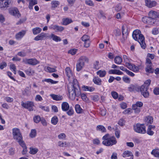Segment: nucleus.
Listing matches in <instances>:
<instances>
[{"label": "nucleus", "mask_w": 159, "mask_h": 159, "mask_svg": "<svg viewBox=\"0 0 159 159\" xmlns=\"http://www.w3.org/2000/svg\"><path fill=\"white\" fill-rule=\"evenodd\" d=\"M68 91L70 98L72 100L75 99V96L79 97L81 91L78 82L74 79L72 83H69L68 86Z\"/></svg>", "instance_id": "f257e3e1"}, {"label": "nucleus", "mask_w": 159, "mask_h": 159, "mask_svg": "<svg viewBox=\"0 0 159 159\" xmlns=\"http://www.w3.org/2000/svg\"><path fill=\"white\" fill-rule=\"evenodd\" d=\"M89 58L86 56H83L80 57L76 65L77 71H80L84 66L85 62H88Z\"/></svg>", "instance_id": "f03ea898"}, {"label": "nucleus", "mask_w": 159, "mask_h": 159, "mask_svg": "<svg viewBox=\"0 0 159 159\" xmlns=\"http://www.w3.org/2000/svg\"><path fill=\"white\" fill-rule=\"evenodd\" d=\"M134 129L135 132L138 133L144 134L146 132V127L144 124H137L134 126Z\"/></svg>", "instance_id": "7ed1b4c3"}, {"label": "nucleus", "mask_w": 159, "mask_h": 159, "mask_svg": "<svg viewBox=\"0 0 159 159\" xmlns=\"http://www.w3.org/2000/svg\"><path fill=\"white\" fill-rule=\"evenodd\" d=\"M12 131L13 138L17 142L23 139V137L19 129L17 128H14L12 129Z\"/></svg>", "instance_id": "20e7f679"}, {"label": "nucleus", "mask_w": 159, "mask_h": 159, "mask_svg": "<svg viewBox=\"0 0 159 159\" xmlns=\"http://www.w3.org/2000/svg\"><path fill=\"white\" fill-rule=\"evenodd\" d=\"M132 37L134 40H144V36L138 30H134L132 33Z\"/></svg>", "instance_id": "39448f33"}, {"label": "nucleus", "mask_w": 159, "mask_h": 159, "mask_svg": "<svg viewBox=\"0 0 159 159\" xmlns=\"http://www.w3.org/2000/svg\"><path fill=\"white\" fill-rule=\"evenodd\" d=\"M148 89L149 87L145 85H142L140 88L141 94L145 98H148L149 96Z\"/></svg>", "instance_id": "423d86ee"}, {"label": "nucleus", "mask_w": 159, "mask_h": 159, "mask_svg": "<svg viewBox=\"0 0 159 159\" xmlns=\"http://www.w3.org/2000/svg\"><path fill=\"white\" fill-rule=\"evenodd\" d=\"M117 143L116 138L114 136L110 137L107 141H103L102 144L107 146H112Z\"/></svg>", "instance_id": "0eeeda50"}, {"label": "nucleus", "mask_w": 159, "mask_h": 159, "mask_svg": "<svg viewBox=\"0 0 159 159\" xmlns=\"http://www.w3.org/2000/svg\"><path fill=\"white\" fill-rule=\"evenodd\" d=\"M12 0H0V8L5 9L11 4Z\"/></svg>", "instance_id": "6e6552de"}, {"label": "nucleus", "mask_w": 159, "mask_h": 159, "mask_svg": "<svg viewBox=\"0 0 159 159\" xmlns=\"http://www.w3.org/2000/svg\"><path fill=\"white\" fill-rule=\"evenodd\" d=\"M23 62L26 64H29L33 66H35L39 64V62L36 59H27L25 58L23 59Z\"/></svg>", "instance_id": "1a4fd4ad"}, {"label": "nucleus", "mask_w": 159, "mask_h": 159, "mask_svg": "<svg viewBox=\"0 0 159 159\" xmlns=\"http://www.w3.org/2000/svg\"><path fill=\"white\" fill-rule=\"evenodd\" d=\"M21 106L27 109L30 111H32L33 110L34 103L31 101H27L24 103L23 102H21Z\"/></svg>", "instance_id": "9d476101"}, {"label": "nucleus", "mask_w": 159, "mask_h": 159, "mask_svg": "<svg viewBox=\"0 0 159 159\" xmlns=\"http://www.w3.org/2000/svg\"><path fill=\"white\" fill-rule=\"evenodd\" d=\"M123 38L124 40L127 39L128 36V27L126 25H124L122 27Z\"/></svg>", "instance_id": "9b49d317"}, {"label": "nucleus", "mask_w": 159, "mask_h": 159, "mask_svg": "<svg viewBox=\"0 0 159 159\" xmlns=\"http://www.w3.org/2000/svg\"><path fill=\"white\" fill-rule=\"evenodd\" d=\"M148 16L150 17L152 20L153 21L154 23V21L155 18L158 17L159 14L157 12L154 11H149L148 13Z\"/></svg>", "instance_id": "f8f14e48"}, {"label": "nucleus", "mask_w": 159, "mask_h": 159, "mask_svg": "<svg viewBox=\"0 0 159 159\" xmlns=\"http://www.w3.org/2000/svg\"><path fill=\"white\" fill-rule=\"evenodd\" d=\"M145 2L146 5L149 8L155 7L157 4L156 1L151 0H145Z\"/></svg>", "instance_id": "ddd939ff"}, {"label": "nucleus", "mask_w": 159, "mask_h": 159, "mask_svg": "<svg viewBox=\"0 0 159 159\" xmlns=\"http://www.w3.org/2000/svg\"><path fill=\"white\" fill-rule=\"evenodd\" d=\"M9 13L13 16L19 17L20 16L18 9L16 8H12L9 9Z\"/></svg>", "instance_id": "4468645a"}, {"label": "nucleus", "mask_w": 159, "mask_h": 159, "mask_svg": "<svg viewBox=\"0 0 159 159\" xmlns=\"http://www.w3.org/2000/svg\"><path fill=\"white\" fill-rule=\"evenodd\" d=\"M51 28L56 31L61 32L64 30V28L61 26H59L57 25H52L50 26Z\"/></svg>", "instance_id": "2eb2a0df"}, {"label": "nucleus", "mask_w": 159, "mask_h": 159, "mask_svg": "<svg viewBox=\"0 0 159 159\" xmlns=\"http://www.w3.org/2000/svg\"><path fill=\"white\" fill-rule=\"evenodd\" d=\"M142 20L144 23H147L149 24H152V23H153V21L151 19L148 17L144 16L142 18Z\"/></svg>", "instance_id": "dca6fc26"}, {"label": "nucleus", "mask_w": 159, "mask_h": 159, "mask_svg": "<svg viewBox=\"0 0 159 159\" xmlns=\"http://www.w3.org/2000/svg\"><path fill=\"white\" fill-rule=\"evenodd\" d=\"M70 107L69 104L66 102H63L61 104V108L63 111H67L69 110Z\"/></svg>", "instance_id": "f3484780"}, {"label": "nucleus", "mask_w": 159, "mask_h": 159, "mask_svg": "<svg viewBox=\"0 0 159 159\" xmlns=\"http://www.w3.org/2000/svg\"><path fill=\"white\" fill-rule=\"evenodd\" d=\"M47 34H46L42 33L40 34L37 36L34 39V40H41L46 39Z\"/></svg>", "instance_id": "a211bd4d"}, {"label": "nucleus", "mask_w": 159, "mask_h": 159, "mask_svg": "<svg viewBox=\"0 0 159 159\" xmlns=\"http://www.w3.org/2000/svg\"><path fill=\"white\" fill-rule=\"evenodd\" d=\"M25 72L26 75L29 76L33 75L35 73L34 70L30 67H29L28 69L25 70Z\"/></svg>", "instance_id": "6ab92c4d"}, {"label": "nucleus", "mask_w": 159, "mask_h": 159, "mask_svg": "<svg viewBox=\"0 0 159 159\" xmlns=\"http://www.w3.org/2000/svg\"><path fill=\"white\" fill-rule=\"evenodd\" d=\"M83 89L85 91H89L90 92H92L95 89L94 88L92 87H89L87 86L83 85L82 87Z\"/></svg>", "instance_id": "aec40b11"}, {"label": "nucleus", "mask_w": 159, "mask_h": 159, "mask_svg": "<svg viewBox=\"0 0 159 159\" xmlns=\"http://www.w3.org/2000/svg\"><path fill=\"white\" fill-rule=\"evenodd\" d=\"M109 74H114L118 75H122L123 73L119 70H109L108 72Z\"/></svg>", "instance_id": "412c9836"}, {"label": "nucleus", "mask_w": 159, "mask_h": 159, "mask_svg": "<svg viewBox=\"0 0 159 159\" xmlns=\"http://www.w3.org/2000/svg\"><path fill=\"white\" fill-rule=\"evenodd\" d=\"M65 72L69 79L72 76V72L69 67H67L65 69Z\"/></svg>", "instance_id": "4be33fe9"}, {"label": "nucleus", "mask_w": 159, "mask_h": 159, "mask_svg": "<svg viewBox=\"0 0 159 159\" xmlns=\"http://www.w3.org/2000/svg\"><path fill=\"white\" fill-rule=\"evenodd\" d=\"M93 81L95 84L101 85L102 84L101 79L98 77H95L93 79Z\"/></svg>", "instance_id": "5701e85b"}, {"label": "nucleus", "mask_w": 159, "mask_h": 159, "mask_svg": "<svg viewBox=\"0 0 159 159\" xmlns=\"http://www.w3.org/2000/svg\"><path fill=\"white\" fill-rule=\"evenodd\" d=\"M50 96L52 98L56 101H60L62 100V97L61 96L58 95L54 94H51Z\"/></svg>", "instance_id": "b1692460"}, {"label": "nucleus", "mask_w": 159, "mask_h": 159, "mask_svg": "<svg viewBox=\"0 0 159 159\" xmlns=\"http://www.w3.org/2000/svg\"><path fill=\"white\" fill-rule=\"evenodd\" d=\"M152 65H147L145 70L146 72L149 73H153L154 72V69H153Z\"/></svg>", "instance_id": "393cba45"}, {"label": "nucleus", "mask_w": 159, "mask_h": 159, "mask_svg": "<svg viewBox=\"0 0 159 159\" xmlns=\"http://www.w3.org/2000/svg\"><path fill=\"white\" fill-rule=\"evenodd\" d=\"M96 73L100 77H103L106 74V71L104 70H100L97 71Z\"/></svg>", "instance_id": "a878e982"}, {"label": "nucleus", "mask_w": 159, "mask_h": 159, "mask_svg": "<svg viewBox=\"0 0 159 159\" xmlns=\"http://www.w3.org/2000/svg\"><path fill=\"white\" fill-rule=\"evenodd\" d=\"M60 3L58 1H53L51 2V7L52 9H54V8L58 7L60 4Z\"/></svg>", "instance_id": "bb28decb"}, {"label": "nucleus", "mask_w": 159, "mask_h": 159, "mask_svg": "<svg viewBox=\"0 0 159 159\" xmlns=\"http://www.w3.org/2000/svg\"><path fill=\"white\" fill-rule=\"evenodd\" d=\"M151 154L156 157H159V149L157 148L153 149Z\"/></svg>", "instance_id": "cd10ccee"}, {"label": "nucleus", "mask_w": 159, "mask_h": 159, "mask_svg": "<svg viewBox=\"0 0 159 159\" xmlns=\"http://www.w3.org/2000/svg\"><path fill=\"white\" fill-rule=\"evenodd\" d=\"M42 31V29L39 27H36L32 29L33 33L34 34H37L40 33Z\"/></svg>", "instance_id": "c85d7f7f"}, {"label": "nucleus", "mask_w": 159, "mask_h": 159, "mask_svg": "<svg viewBox=\"0 0 159 159\" xmlns=\"http://www.w3.org/2000/svg\"><path fill=\"white\" fill-rule=\"evenodd\" d=\"M96 130L101 131L102 132H106V129L105 127L102 125H98L96 127Z\"/></svg>", "instance_id": "c756f323"}, {"label": "nucleus", "mask_w": 159, "mask_h": 159, "mask_svg": "<svg viewBox=\"0 0 159 159\" xmlns=\"http://www.w3.org/2000/svg\"><path fill=\"white\" fill-rule=\"evenodd\" d=\"M122 61V59L119 56H116L114 59V61L117 64H120Z\"/></svg>", "instance_id": "7c9ffc66"}, {"label": "nucleus", "mask_w": 159, "mask_h": 159, "mask_svg": "<svg viewBox=\"0 0 159 159\" xmlns=\"http://www.w3.org/2000/svg\"><path fill=\"white\" fill-rule=\"evenodd\" d=\"M25 32L24 31L19 32L16 35V39H21L25 35Z\"/></svg>", "instance_id": "2f4dec72"}, {"label": "nucleus", "mask_w": 159, "mask_h": 159, "mask_svg": "<svg viewBox=\"0 0 159 159\" xmlns=\"http://www.w3.org/2000/svg\"><path fill=\"white\" fill-rule=\"evenodd\" d=\"M57 144L58 146L62 147H67L69 145V143L66 142H63L62 141H59L58 142Z\"/></svg>", "instance_id": "473e14b6"}, {"label": "nucleus", "mask_w": 159, "mask_h": 159, "mask_svg": "<svg viewBox=\"0 0 159 159\" xmlns=\"http://www.w3.org/2000/svg\"><path fill=\"white\" fill-rule=\"evenodd\" d=\"M30 151L29 153L31 154L34 155L36 154L38 151L39 150L37 148H33L30 147Z\"/></svg>", "instance_id": "72a5a7b5"}, {"label": "nucleus", "mask_w": 159, "mask_h": 159, "mask_svg": "<svg viewBox=\"0 0 159 159\" xmlns=\"http://www.w3.org/2000/svg\"><path fill=\"white\" fill-rule=\"evenodd\" d=\"M153 119L151 116H147L145 119V122L148 124H152L153 122Z\"/></svg>", "instance_id": "f704fd0d"}, {"label": "nucleus", "mask_w": 159, "mask_h": 159, "mask_svg": "<svg viewBox=\"0 0 159 159\" xmlns=\"http://www.w3.org/2000/svg\"><path fill=\"white\" fill-rule=\"evenodd\" d=\"M75 107V111L77 113L80 114L82 112L83 110L79 104H76Z\"/></svg>", "instance_id": "c9c22d12"}, {"label": "nucleus", "mask_w": 159, "mask_h": 159, "mask_svg": "<svg viewBox=\"0 0 159 159\" xmlns=\"http://www.w3.org/2000/svg\"><path fill=\"white\" fill-rule=\"evenodd\" d=\"M62 21V24L64 25H67L72 22L71 19L68 18L64 19H63Z\"/></svg>", "instance_id": "e433bc0d"}, {"label": "nucleus", "mask_w": 159, "mask_h": 159, "mask_svg": "<svg viewBox=\"0 0 159 159\" xmlns=\"http://www.w3.org/2000/svg\"><path fill=\"white\" fill-rule=\"evenodd\" d=\"M58 120L57 116H54L52 118L51 122V123L54 125H56L58 122Z\"/></svg>", "instance_id": "4c0bfd02"}, {"label": "nucleus", "mask_w": 159, "mask_h": 159, "mask_svg": "<svg viewBox=\"0 0 159 159\" xmlns=\"http://www.w3.org/2000/svg\"><path fill=\"white\" fill-rule=\"evenodd\" d=\"M132 154V153L130 151H125L122 154V156L124 157H128L131 156Z\"/></svg>", "instance_id": "58836bf2"}, {"label": "nucleus", "mask_w": 159, "mask_h": 159, "mask_svg": "<svg viewBox=\"0 0 159 159\" xmlns=\"http://www.w3.org/2000/svg\"><path fill=\"white\" fill-rule=\"evenodd\" d=\"M143 105V103L140 101L137 102L136 103L132 105L134 107H142Z\"/></svg>", "instance_id": "ea45409f"}, {"label": "nucleus", "mask_w": 159, "mask_h": 159, "mask_svg": "<svg viewBox=\"0 0 159 159\" xmlns=\"http://www.w3.org/2000/svg\"><path fill=\"white\" fill-rule=\"evenodd\" d=\"M36 134V131L35 129H32L30 134V136L31 138L35 137Z\"/></svg>", "instance_id": "a19ab883"}, {"label": "nucleus", "mask_w": 159, "mask_h": 159, "mask_svg": "<svg viewBox=\"0 0 159 159\" xmlns=\"http://www.w3.org/2000/svg\"><path fill=\"white\" fill-rule=\"evenodd\" d=\"M139 43L141 47L143 49H145L146 48V45L145 43V40H137Z\"/></svg>", "instance_id": "79ce46f5"}, {"label": "nucleus", "mask_w": 159, "mask_h": 159, "mask_svg": "<svg viewBox=\"0 0 159 159\" xmlns=\"http://www.w3.org/2000/svg\"><path fill=\"white\" fill-rule=\"evenodd\" d=\"M48 39H52V40H61V39L59 37L54 35V34H52L51 35L49 36V38Z\"/></svg>", "instance_id": "37998d69"}, {"label": "nucleus", "mask_w": 159, "mask_h": 159, "mask_svg": "<svg viewBox=\"0 0 159 159\" xmlns=\"http://www.w3.org/2000/svg\"><path fill=\"white\" fill-rule=\"evenodd\" d=\"M45 81L48 83H50L52 84H57L58 83V81H54L51 79H45L44 80L42 81Z\"/></svg>", "instance_id": "c03bdc74"}, {"label": "nucleus", "mask_w": 159, "mask_h": 159, "mask_svg": "<svg viewBox=\"0 0 159 159\" xmlns=\"http://www.w3.org/2000/svg\"><path fill=\"white\" fill-rule=\"evenodd\" d=\"M10 69L13 71L14 73L16 74V67L15 65L14 64H11L10 66Z\"/></svg>", "instance_id": "a18cd8bd"}, {"label": "nucleus", "mask_w": 159, "mask_h": 159, "mask_svg": "<svg viewBox=\"0 0 159 159\" xmlns=\"http://www.w3.org/2000/svg\"><path fill=\"white\" fill-rule=\"evenodd\" d=\"M139 67L135 65H132V68H131L130 70H132L134 72H137L139 70Z\"/></svg>", "instance_id": "49530a36"}, {"label": "nucleus", "mask_w": 159, "mask_h": 159, "mask_svg": "<svg viewBox=\"0 0 159 159\" xmlns=\"http://www.w3.org/2000/svg\"><path fill=\"white\" fill-rule=\"evenodd\" d=\"M93 68L96 70H98L99 69V61H95L93 64Z\"/></svg>", "instance_id": "de8ad7c7"}, {"label": "nucleus", "mask_w": 159, "mask_h": 159, "mask_svg": "<svg viewBox=\"0 0 159 159\" xmlns=\"http://www.w3.org/2000/svg\"><path fill=\"white\" fill-rule=\"evenodd\" d=\"M19 144L23 148L26 147V146L25 143L24 141L23 140V139L17 141Z\"/></svg>", "instance_id": "09e8293b"}, {"label": "nucleus", "mask_w": 159, "mask_h": 159, "mask_svg": "<svg viewBox=\"0 0 159 159\" xmlns=\"http://www.w3.org/2000/svg\"><path fill=\"white\" fill-rule=\"evenodd\" d=\"M29 89L28 87H26L24 90L22 92V94L24 95L28 96L29 94Z\"/></svg>", "instance_id": "8fccbe9b"}, {"label": "nucleus", "mask_w": 159, "mask_h": 159, "mask_svg": "<svg viewBox=\"0 0 159 159\" xmlns=\"http://www.w3.org/2000/svg\"><path fill=\"white\" fill-rule=\"evenodd\" d=\"M41 118L40 116H37L34 118V122L36 123H38L40 120Z\"/></svg>", "instance_id": "3c124183"}, {"label": "nucleus", "mask_w": 159, "mask_h": 159, "mask_svg": "<svg viewBox=\"0 0 159 159\" xmlns=\"http://www.w3.org/2000/svg\"><path fill=\"white\" fill-rule=\"evenodd\" d=\"M46 70L49 72H55L57 71L55 68H52L48 66L47 67Z\"/></svg>", "instance_id": "603ef678"}, {"label": "nucleus", "mask_w": 159, "mask_h": 159, "mask_svg": "<svg viewBox=\"0 0 159 159\" xmlns=\"http://www.w3.org/2000/svg\"><path fill=\"white\" fill-rule=\"evenodd\" d=\"M84 42V46L85 48L89 47L90 45V40H83Z\"/></svg>", "instance_id": "864d4df0"}, {"label": "nucleus", "mask_w": 159, "mask_h": 159, "mask_svg": "<svg viewBox=\"0 0 159 159\" xmlns=\"http://www.w3.org/2000/svg\"><path fill=\"white\" fill-rule=\"evenodd\" d=\"M111 95L113 98L115 99H117L118 97V93L115 91L111 92Z\"/></svg>", "instance_id": "5fc2aeb1"}, {"label": "nucleus", "mask_w": 159, "mask_h": 159, "mask_svg": "<svg viewBox=\"0 0 159 159\" xmlns=\"http://www.w3.org/2000/svg\"><path fill=\"white\" fill-rule=\"evenodd\" d=\"M115 135L117 138H119L120 136V130L116 129L115 130Z\"/></svg>", "instance_id": "6e6d98bb"}, {"label": "nucleus", "mask_w": 159, "mask_h": 159, "mask_svg": "<svg viewBox=\"0 0 159 159\" xmlns=\"http://www.w3.org/2000/svg\"><path fill=\"white\" fill-rule=\"evenodd\" d=\"M149 135L152 136L154 134V132L152 130L148 128L146 132Z\"/></svg>", "instance_id": "4d7b16f0"}, {"label": "nucleus", "mask_w": 159, "mask_h": 159, "mask_svg": "<svg viewBox=\"0 0 159 159\" xmlns=\"http://www.w3.org/2000/svg\"><path fill=\"white\" fill-rule=\"evenodd\" d=\"M77 52V49H71L69 50L68 52V53H70L72 55H74Z\"/></svg>", "instance_id": "13d9d810"}, {"label": "nucleus", "mask_w": 159, "mask_h": 159, "mask_svg": "<svg viewBox=\"0 0 159 159\" xmlns=\"http://www.w3.org/2000/svg\"><path fill=\"white\" fill-rule=\"evenodd\" d=\"M74 112V111L73 109L70 108L69 109V110L67 111L66 113L69 116H71L73 115Z\"/></svg>", "instance_id": "bf43d9fd"}, {"label": "nucleus", "mask_w": 159, "mask_h": 159, "mask_svg": "<svg viewBox=\"0 0 159 159\" xmlns=\"http://www.w3.org/2000/svg\"><path fill=\"white\" fill-rule=\"evenodd\" d=\"M66 137V135L64 133H61L58 136V138L60 139H65Z\"/></svg>", "instance_id": "052dcab7"}, {"label": "nucleus", "mask_w": 159, "mask_h": 159, "mask_svg": "<svg viewBox=\"0 0 159 159\" xmlns=\"http://www.w3.org/2000/svg\"><path fill=\"white\" fill-rule=\"evenodd\" d=\"M132 108L133 110L134 111V112L138 113L140 111V109L139 108L137 107H134L132 106Z\"/></svg>", "instance_id": "680f3d73"}, {"label": "nucleus", "mask_w": 159, "mask_h": 159, "mask_svg": "<svg viewBox=\"0 0 159 159\" xmlns=\"http://www.w3.org/2000/svg\"><path fill=\"white\" fill-rule=\"evenodd\" d=\"M5 99L6 101L8 102H11L13 101V99L12 98L9 97H6L5 98Z\"/></svg>", "instance_id": "e2e57ef3"}, {"label": "nucleus", "mask_w": 159, "mask_h": 159, "mask_svg": "<svg viewBox=\"0 0 159 159\" xmlns=\"http://www.w3.org/2000/svg\"><path fill=\"white\" fill-rule=\"evenodd\" d=\"M115 10L116 11L118 12V11H120L121 10V9L122 8V7L120 4H118L117 5L115 6Z\"/></svg>", "instance_id": "0e129e2a"}, {"label": "nucleus", "mask_w": 159, "mask_h": 159, "mask_svg": "<svg viewBox=\"0 0 159 159\" xmlns=\"http://www.w3.org/2000/svg\"><path fill=\"white\" fill-rule=\"evenodd\" d=\"M91 98L92 100L94 102L97 101L99 100L98 96V95L92 96Z\"/></svg>", "instance_id": "69168bd1"}, {"label": "nucleus", "mask_w": 159, "mask_h": 159, "mask_svg": "<svg viewBox=\"0 0 159 159\" xmlns=\"http://www.w3.org/2000/svg\"><path fill=\"white\" fill-rule=\"evenodd\" d=\"M110 137L109 134H106L103 137L102 139L103 140V141H107Z\"/></svg>", "instance_id": "338daca9"}, {"label": "nucleus", "mask_w": 159, "mask_h": 159, "mask_svg": "<svg viewBox=\"0 0 159 159\" xmlns=\"http://www.w3.org/2000/svg\"><path fill=\"white\" fill-rule=\"evenodd\" d=\"M7 66V64L6 62H3L1 64H0V69H3L4 67H5Z\"/></svg>", "instance_id": "774afa93"}]
</instances>
